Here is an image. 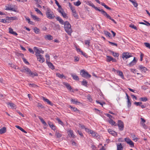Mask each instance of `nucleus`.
Here are the masks:
<instances>
[{"label": "nucleus", "instance_id": "34", "mask_svg": "<svg viewBox=\"0 0 150 150\" xmlns=\"http://www.w3.org/2000/svg\"><path fill=\"white\" fill-rule=\"evenodd\" d=\"M110 52L112 54V55L115 57H118L119 55V54L118 53L115 52L113 51L110 50Z\"/></svg>", "mask_w": 150, "mask_h": 150}, {"label": "nucleus", "instance_id": "46", "mask_svg": "<svg viewBox=\"0 0 150 150\" xmlns=\"http://www.w3.org/2000/svg\"><path fill=\"white\" fill-rule=\"evenodd\" d=\"M129 27L130 28H131L133 29H134L137 30V28L136 26H135L134 25L132 24H131L129 25Z\"/></svg>", "mask_w": 150, "mask_h": 150}, {"label": "nucleus", "instance_id": "37", "mask_svg": "<svg viewBox=\"0 0 150 150\" xmlns=\"http://www.w3.org/2000/svg\"><path fill=\"white\" fill-rule=\"evenodd\" d=\"M117 73L118 75L121 76L122 79H123L124 76L122 72L121 71H117Z\"/></svg>", "mask_w": 150, "mask_h": 150}, {"label": "nucleus", "instance_id": "40", "mask_svg": "<svg viewBox=\"0 0 150 150\" xmlns=\"http://www.w3.org/2000/svg\"><path fill=\"white\" fill-rule=\"evenodd\" d=\"M104 33L107 36L109 37H111V34L108 31H107L104 30Z\"/></svg>", "mask_w": 150, "mask_h": 150}, {"label": "nucleus", "instance_id": "18", "mask_svg": "<svg viewBox=\"0 0 150 150\" xmlns=\"http://www.w3.org/2000/svg\"><path fill=\"white\" fill-rule=\"evenodd\" d=\"M35 52V55L37 56V55H40V50L38 49L37 47H35L33 48Z\"/></svg>", "mask_w": 150, "mask_h": 150}, {"label": "nucleus", "instance_id": "45", "mask_svg": "<svg viewBox=\"0 0 150 150\" xmlns=\"http://www.w3.org/2000/svg\"><path fill=\"white\" fill-rule=\"evenodd\" d=\"M107 59L106 61L107 62H110L112 61V57L110 56H107Z\"/></svg>", "mask_w": 150, "mask_h": 150}, {"label": "nucleus", "instance_id": "38", "mask_svg": "<svg viewBox=\"0 0 150 150\" xmlns=\"http://www.w3.org/2000/svg\"><path fill=\"white\" fill-rule=\"evenodd\" d=\"M6 18H9V19L11 20H17L18 19L17 17L16 16L11 17H9L8 16H7L6 17Z\"/></svg>", "mask_w": 150, "mask_h": 150}, {"label": "nucleus", "instance_id": "49", "mask_svg": "<svg viewBox=\"0 0 150 150\" xmlns=\"http://www.w3.org/2000/svg\"><path fill=\"white\" fill-rule=\"evenodd\" d=\"M74 4L77 6H79L81 4V2L80 1L78 0L77 2H76V3H74Z\"/></svg>", "mask_w": 150, "mask_h": 150}, {"label": "nucleus", "instance_id": "42", "mask_svg": "<svg viewBox=\"0 0 150 150\" xmlns=\"http://www.w3.org/2000/svg\"><path fill=\"white\" fill-rule=\"evenodd\" d=\"M55 136L57 137V138H59L62 136V134L56 131L55 134Z\"/></svg>", "mask_w": 150, "mask_h": 150}, {"label": "nucleus", "instance_id": "51", "mask_svg": "<svg viewBox=\"0 0 150 150\" xmlns=\"http://www.w3.org/2000/svg\"><path fill=\"white\" fill-rule=\"evenodd\" d=\"M34 32L36 33H39L40 30L37 27H35L34 29Z\"/></svg>", "mask_w": 150, "mask_h": 150}, {"label": "nucleus", "instance_id": "4", "mask_svg": "<svg viewBox=\"0 0 150 150\" xmlns=\"http://www.w3.org/2000/svg\"><path fill=\"white\" fill-rule=\"evenodd\" d=\"M81 75L82 77L86 78H89L91 76L87 71H85L83 69L81 70Z\"/></svg>", "mask_w": 150, "mask_h": 150}, {"label": "nucleus", "instance_id": "57", "mask_svg": "<svg viewBox=\"0 0 150 150\" xmlns=\"http://www.w3.org/2000/svg\"><path fill=\"white\" fill-rule=\"evenodd\" d=\"M37 106L38 107H39V108L40 107L41 108H43V107H44L42 105L41 103H38V104L37 105Z\"/></svg>", "mask_w": 150, "mask_h": 150}, {"label": "nucleus", "instance_id": "19", "mask_svg": "<svg viewBox=\"0 0 150 150\" xmlns=\"http://www.w3.org/2000/svg\"><path fill=\"white\" fill-rule=\"evenodd\" d=\"M69 108H71V109L74 112H75L79 113H80V111L76 107H73L71 105L69 106Z\"/></svg>", "mask_w": 150, "mask_h": 150}, {"label": "nucleus", "instance_id": "6", "mask_svg": "<svg viewBox=\"0 0 150 150\" xmlns=\"http://www.w3.org/2000/svg\"><path fill=\"white\" fill-rule=\"evenodd\" d=\"M132 56L131 54L128 52H123L122 54V57L125 60Z\"/></svg>", "mask_w": 150, "mask_h": 150}, {"label": "nucleus", "instance_id": "30", "mask_svg": "<svg viewBox=\"0 0 150 150\" xmlns=\"http://www.w3.org/2000/svg\"><path fill=\"white\" fill-rule=\"evenodd\" d=\"M8 105L9 106V107L13 109H16V108L15 105L13 103H8Z\"/></svg>", "mask_w": 150, "mask_h": 150}, {"label": "nucleus", "instance_id": "31", "mask_svg": "<svg viewBox=\"0 0 150 150\" xmlns=\"http://www.w3.org/2000/svg\"><path fill=\"white\" fill-rule=\"evenodd\" d=\"M6 131V128L5 127H3L0 129V134H1L5 133Z\"/></svg>", "mask_w": 150, "mask_h": 150}, {"label": "nucleus", "instance_id": "2", "mask_svg": "<svg viewBox=\"0 0 150 150\" xmlns=\"http://www.w3.org/2000/svg\"><path fill=\"white\" fill-rule=\"evenodd\" d=\"M64 25L65 31L69 35H71L72 31L71 24L68 21H66L64 22Z\"/></svg>", "mask_w": 150, "mask_h": 150}, {"label": "nucleus", "instance_id": "41", "mask_svg": "<svg viewBox=\"0 0 150 150\" xmlns=\"http://www.w3.org/2000/svg\"><path fill=\"white\" fill-rule=\"evenodd\" d=\"M25 18L26 20L27 21H28V23L29 24L33 25V22L30 21V19L28 17L25 16Z\"/></svg>", "mask_w": 150, "mask_h": 150}, {"label": "nucleus", "instance_id": "22", "mask_svg": "<svg viewBox=\"0 0 150 150\" xmlns=\"http://www.w3.org/2000/svg\"><path fill=\"white\" fill-rule=\"evenodd\" d=\"M90 134H91L93 137L96 138H97L98 136V134L93 130L90 131Z\"/></svg>", "mask_w": 150, "mask_h": 150}, {"label": "nucleus", "instance_id": "27", "mask_svg": "<svg viewBox=\"0 0 150 150\" xmlns=\"http://www.w3.org/2000/svg\"><path fill=\"white\" fill-rule=\"evenodd\" d=\"M132 3L134 7H137L138 6V4L136 2L135 0H129Z\"/></svg>", "mask_w": 150, "mask_h": 150}, {"label": "nucleus", "instance_id": "10", "mask_svg": "<svg viewBox=\"0 0 150 150\" xmlns=\"http://www.w3.org/2000/svg\"><path fill=\"white\" fill-rule=\"evenodd\" d=\"M36 56L37 57L38 60L40 62L42 63L45 61V59L42 55H37Z\"/></svg>", "mask_w": 150, "mask_h": 150}, {"label": "nucleus", "instance_id": "55", "mask_svg": "<svg viewBox=\"0 0 150 150\" xmlns=\"http://www.w3.org/2000/svg\"><path fill=\"white\" fill-rule=\"evenodd\" d=\"M144 44L145 46L147 47L150 49V44L148 42L144 43Z\"/></svg>", "mask_w": 150, "mask_h": 150}, {"label": "nucleus", "instance_id": "3", "mask_svg": "<svg viewBox=\"0 0 150 150\" xmlns=\"http://www.w3.org/2000/svg\"><path fill=\"white\" fill-rule=\"evenodd\" d=\"M47 17L50 19H52L55 17V16L52 11L49 8H47L46 11Z\"/></svg>", "mask_w": 150, "mask_h": 150}, {"label": "nucleus", "instance_id": "32", "mask_svg": "<svg viewBox=\"0 0 150 150\" xmlns=\"http://www.w3.org/2000/svg\"><path fill=\"white\" fill-rule=\"evenodd\" d=\"M109 123L111 125H113L116 126L117 125L115 122L112 119H110L108 120Z\"/></svg>", "mask_w": 150, "mask_h": 150}, {"label": "nucleus", "instance_id": "61", "mask_svg": "<svg viewBox=\"0 0 150 150\" xmlns=\"http://www.w3.org/2000/svg\"><path fill=\"white\" fill-rule=\"evenodd\" d=\"M45 57L46 58V62H48V61L50 60V56L48 54H46L45 55Z\"/></svg>", "mask_w": 150, "mask_h": 150}, {"label": "nucleus", "instance_id": "63", "mask_svg": "<svg viewBox=\"0 0 150 150\" xmlns=\"http://www.w3.org/2000/svg\"><path fill=\"white\" fill-rule=\"evenodd\" d=\"M0 22L2 23H6V20L5 19H0Z\"/></svg>", "mask_w": 150, "mask_h": 150}, {"label": "nucleus", "instance_id": "39", "mask_svg": "<svg viewBox=\"0 0 150 150\" xmlns=\"http://www.w3.org/2000/svg\"><path fill=\"white\" fill-rule=\"evenodd\" d=\"M100 4H101V5L102 6H104L107 9L109 10H111V8H110L107 5H105V4L104 3H102V2L100 3Z\"/></svg>", "mask_w": 150, "mask_h": 150}, {"label": "nucleus", "instance_id": "47", "mask_svg": "<svg viewBox=\"0 0 150 150\" xmlns=\"http://www.w3.org/2000/svg\"><path fill=\"white\" fill-rule=\"evenodd\" d=\"M22 59L23 61V62L26 64L29 65L30 63L24 57H22Z\"/></svg>", "mask_w": 150, "mask_h": 150}, {"label": "nucleus", "instance_id": "15", "mask_svg": "<svg viewBox=\"0 0 150 150\" xmlns=\"http://www.w3.org/2000/svg\"><path fill=\"white\" fill-rule=\"evenodd\" d=\"M63 84L64 85L66 88L69 91H71L72 90V88H71V86H70V84L64 82Z\"/></svg>", "mask_w": 150, "mask_h": 150}, {"label": "nucleus", "instance_id": "44", "mask_svg": "<svg viewBox=\"0 0 150 150\" xmlns=\"http://www.w3.org/2000/svg\"><path fill=\"white\" fill-rule=\"evenodd\" d=\"M34 9H35V11L37 12V13L42 15H43V14L37 8H35Z\"/></svg>", "mask_w": 150, "mask_h": 150}, {"label": "nucleus", "instance_id": "50", "mask_svg": "<svg viewBox=\"0 0 150 150\" xmlns=\"http://www.w3.org/2000/svg\"><path fill=\"white\" fill-rule=\"evenodd\" d=\"M84 42L85 45H88V46L90 45V42L89 40H85Z\"/></svg>", "mask_w": 150, "mask_h": 150}, {"label": "nucleus", "instance_id": "29", "mask_svg": "<svg viewBox=\"0 0 150 150\" xmlns=\"http://www.w3.org/2000/svg\"><path fill=\"white\" fill-rule=\"evenodd\" d=\"M9 33L11 34L14 35L16 36H17L18 35V34L15 32L13 31V29L11 28H9Z\"/></svg>", "mask_w": 150, "mask_h": 150}, {"label": "nucleus", "instance_id": "7", "mask_svg": "<svg viewBox=\"0 0 150 150\" xmlns=\"http://www.w3.org/2000/svg\"><path fill=\"white\" fill-rule=\"evenodd\" d=\"M101 13L107 18L111 20L115 24L117 23L114 20V19L112 18L111 16L109 14H107V13L104 11L103 10V11H102Z\"/></svg>", "mask_w": 150, "mask_h": 150}, {"label": "nucleus", "instance_id": "36", "mask_svg": "<svg viewBox=\"0 0 150 150\" xmlns=\"http://www.w3.org/2000/svg\"><path fill=\"white\" fill-rule=\"evenodd\" d=\"M144 21L145 23H144L142 22H139V23L140 24L144 25H146L148 26H150V23L149 22H147L146 21H144Z\"/></svg>", "mask_w": 150, "mask_h": 150}, {"label": "nucleus", "instance_id": "24", "mask_svg": "<svg viewBox=\"0 0 150 150\" xmlns=\"http://www.w3.org/2000/svg\"><path fill=\"white\" fill-rule=\"evenodd\" d=\"M47 64L49 68H50L52 69L53 70L54 69V67L53 64L50 62H47Z\"/></svg>", "mask_w": 150, "mask_h": 150}, {"label": "nucleus", "instance_id": "21", "mask_svg": "<svg viewBox=\"0 0 150 150\" xmlns=\"http://www.w3.org/2000/svg\"><path fill=\"white\" fill-rule=\"evenodd\" d=\"M71 102L73 103L74 104L79 105L80 103L78 101L77 99H71Z\"/></svg>", "mask_w": 150, "mask_h": 150}, {"label": "nucleus", "instance_id": "62", "mask_svg": "<svg viewBox=\"0 0 150 150\" xmlns=\"http://www.w3.org/2000/svg\"><path fill=\"white\" fill-rule=\"evenodd\" d=\"M105 115L108 117L110 119H112V116L111 115L108 113L105 114Z\"/></svg>", "mask_w": 150, "mask_h": 150}, {"label": "nucleus", "instance_id": "52", "mask_svg": "<svg viewBox=\"0 0 150 150\" xmlns=\"http://www.w3.org/2000/svg\"><path fill=\"white\" fill-rule=\"evenodd\" d=\"M132 139L135 141V142H136L137 141V138L136 136L134 135H132Z\"/></svg>", "mask_w": 150, "mask_h": 150}, {"label": "nucleus", "instance_id": "5", "mask_svg": "<svg viewBox=\"0 0 150 150\" xmlns=\"http://www.w3.org/2000/svg\"><path fill=\"white\" fill-rule=\"evenodd\" d=\"M86 4L89 5L90 6H91L93 8H94L96 10L98 11L99 12H101V13L102 12V11H103V10L102 9H100L99 8H98L97 7H96L94 4H93L91 1H88L86 3Z\"/></svg>", "mask_w": 150, "mask_h": 150}, {"label": "nucleus", "instance_id": "14", "mask_svg": "<svg viewBox=\"0 0 150 150\" xmlns=\"http://www.w3.org/2000/svg\"><path fill=\"white\" fill-rule=\"evenodd\" d=\"M58 11L59 13L61 14L64 18L66 19L68 18V17L67 16V14L64 12V10L62 11L61 10H60L59 9L58 10Z\"/></svg>", "mask_w": 150, "mask_h": 150}, {"label": "nucleus", "instance_id": "60", "mask_svg": "<svg viewBox=\"0 0 150 150\" xmlns=\"http://www.w3.org/2000/svg\"><path fill=\"white\" fill-rule=\"evenodd\" d=\"M127 99V105L129 107L131 105V103L130 101V99L129 98H128Z\"/></svg>", "mask_w": 150, "mask_h": 150}, {"label": "nucleus", "instance_id": "35", "mask_svg": "<svg viewBox=\"0 0 150 150\" xmlns=\"http://www.w3.org/2000/svg\"><path fill=\"white\" fill-rule=\"evenodd\" d=\"M127 143L129 144L131 147H133L134 146V144L131 140L129 142H128Z\"/></svg>", "mask_w": 150, "mask_h": 150}, {"label": "nucleus", "instance_id": "17", "mask_svg": "<svg viewBox=\"0 0 150 150\" xmlns=\"http://www.w3.org/2000/svg\"><path fill=\"white\" fill-rule=\"evenodd\" d=\"M108 132L110 134H112V135H113L114 136H116L117 135V134L116 132L112 130L111 129H108Z\"/></svg>", "mask_w": 150, "mask_h": 150}, {"label": "nucleus", "instance_id": "59", "mask_svg": "<svg viewBox=\"0 0 150 150\" xmlns=\"http://www.w3.org/2000/svg\"><path fill=\"white\" fill-rule=\"evenodd\" d=\"M73 15L74 16L75 18H76V19L78 18V16L77 14V13H76V11L73 12Z\"/></svg>", "mask_w": 150, "mask_h": 150}, {"label": "nucleus", "instance_id": "56", "mask_svg": "<svg viewBox=\"0 0 150 150\" xmlns=\"http://www.w3.org/2000/svg\"><path fill=\"white\" fill-rule=\"evenodd\" d=\"M38 118L41 121V122H42V123L43 124L44 123H45V122L44 121L43 119L40 116H39L38 117Z\"/></svg>", "mask_w": 150, "mask_h": 150}, {"label": "nucleus", "instance_id": "28", "mask_svg": "<svg viewBox=\"0 0 150 150\" xmlns=\"http://www.w3.org/2000/svg\"><path fill=\"white\" fill-rule=\"evenodd\" d=\"M46 40H51L53 39V37L50 35H45L44 37Z\"/></svg>", "mask_w": 150, "mask_h": 150}, {"label": "nucleus", "instance_id": "53", "mask_svg": "<svg viewBox=\"0 0 150 150\" xmlns=\"http://www.w3.org/2000/svg\"><path fill=\"white\" fill-rule=\"evenodd\" d=\"M134 104L136 106H140L142 104V103L141 102H135L134 103Z\"/></svg>", "mask_w": 150, "mask_h": 150}, {"label": "nucleus", "instance_id": "54", "mask_svg": "<svg viewBox=\"0 0 150 150\" xmlns=\"http://www.w3.org/2000/svg\"><path fill=\"white\" fill-rule=\"evenodd\" d=\"M56 120L58 121L59 124H60L62 125H63V122L59 118L56 119Z\"/></svg>", "mask_w": 150, "mask_h": 150}, {"label": "nucleus", "instance_id": "23", "mask_svg": "<svg viewBox=\"0 0 150 150\" xmlns=\"http://www.w3.org/2000/svg\"><path fill=\"white\" fill-rule=\"evenodd\" d=\"M70 75L74 79V80H75L76 81H79V78L78 77V76H77L76 74H73L72 73H71L70 74Z\"/></svg>", "mask_w": 150, "mask_h": 150}, {"label": "nucleus", "instance_id": "13", "mask_svg": "<svg viewBox=\"0 0 150 150\" xmlns=\"http://www.w3.org/2000/svg\"><path fill=\"white\" fill-rule=\"evenodd\" d=\"M42 100L45 102H46L47 104L53 106L54 104L50 101L48 99L45 98L44 97H42Z\"/></svg>", "mask_w": 150, "mask_h": 150}, {"label": "nucleus", "instance_id": "43", "mask_svg": "<svg viewBox=\"0 0 150 150\" xmlns=\"http://www.w3.org/2000/svg\"><path fill=\"white\" fill-rule=\"evenodd\" d=\"M81 83L82 85L84 86H87V82L85 80H83L82 81Z\"/></svg>", "mask_w": 150, "mask_h": 150}, {"label": "nucleus", "instance_id": "26", "mask_svg": "<svg viewBox=\"0 0 150 150\" xmlns=\"http://www.w3.org/2000/svg\"><path fill=\"white\" fill-rule=\"evenodd\" d=\"M31 17L34 20L37 21H39L40 20V19L38 17L36 16L32 15V14H31Z\"/></svg>", "mask_w": 150, "mask_h": 150}, {"label": "nucleus", "instance_id": "48", "mask_svg": "<svg viewBox=\"0 0 150 150\" xmlns=\"http://www.w3.org/2000/svg\"><path fill=\"white\" fill-rule=\"evenodd\" d=\"M140 100L143 102H146L147 100V99L146 97H142L140 98Z\"/></svg>", "mask_w": 150, "mask_h": 150}, {"label": "nucleus", "instance_id": "16", "mask_svg": "<svg viewBox=\"0 0 150 150\" xmlns=\"http://www.w3.org/2000/svg\"><path fill=\"white\" fill-rule=\"evenodd\" d=\"M56 19L57 21H59V23L62 25H64V22L63 20L59 17L57 16L56 17Z\"/></svg>", "mask_w": 150, "mask_h": 150}, {"label": "nucleus", "instance_id": "58", "mask_svg": "<svg viewBox=\"0 0 150 150\" xmlns=\"http://www.w3.org/2000/svg\"><path fill=\"white\" fill-rule=\"evenodd\" d=\"M77 132L80 136L81 137H83V134L81 131L78 130L77 131Z\"/></svg>", "mask_w": 150, "mask_h": 150}, {"label": "nucleus", "instance_id": "64", "mask_svg": "<svg viewBox=\"0 0 150 150\" xmlns=\"http://www.w3.org/2000/svg\"><path fill=\"white\" fill-rule=\"evenodd\" d=\"M81 54L83 55L84 57L86 58H87L88 55L85 52H83V51L81 52Z\"/></svg>", "mask_w": 150, "mask_h": 150}, {"label": "nucleus", "instance_id": "25", "mask_svg": "<svg viewBox=\"0 0 150 150\" xmlns=\"http://www.w3.org/2000/svg\"><path fill=\"white\" fill-rule=\"evenodd\" d=\"M56 76H57L59 77V78L61 79L66 78V77L64 75H63V74H61L59 73H56Z\"/></svg>", "mask_w": 150, "mask_h": 150}, {"label": "nucleus", "instance_id": "9", "mask_svg": "<svg viewBox=\"0 0 150 150\" xmlns=\"http://www.w3.org/2000/svg\"><path fill=\"white\" fill-rule=\"evenodd\" d=\"M137 60L136 59V57H134L133 59L129 64H127V66L129 67H132L135 65L137 62Z\"/></svg>", "mask_w": 150, "mask_h": 150}, {"label": "nucleus", "instance_id": "20", "mask_svg": "<svg viewBox=\"0 0 150 150\" xmlns=\"http://www.w3.org/2000/svg\"><path fill=\"white\" fill-rule=\"evenodd\" d=\"M123 146L122 144L119 143L117 145V149L116 150H122L123 149Z\"/></svg>", "mask_w": 150, "mask_h": 150}, {"label": "nucleus", "instance_id": "8", "mask_svg": "<svg viewBox=\"0 0 150 150\" xmlns=\"http://www.w3.org/2000/svg\"><path fill=\"white\" fill-rule=\"evenodd\" d=\"M119 129L120 131H122L123 130L124 127V125L123 122L121 120H119L117 124Z\"/></svg>", "mask_w": 150, "mask_h": 150}, {"label": "nucleus", "instance_id": "12", "mask_svg": "<svg viewBox=\"0 0 150 150\" xmlns=\"http://www.w3.org/2000/svg\"><path fill=\"white\" fill-rule=\"evenodd\" d=\"M17 8H11V7L6 6L5 8V9L6 10L12 11L14 12H17Z\"/></svg>", "mask_w": 150, "mask_h": 150}, {"label": "nucleus", "instance_id": "1", "mask_svg": "<svg viewBox=\"0 0 150 150\" xmlns=\"http://www.w3.org/2000/svg\"><path fill=\"white\" fill-rule=\"evenodd\" d=\"M20 71L22 73H26L30 76L34 77L35 76H37L38 74L36 72H33L29 68L26 66H24L21 68H20Z\"/></svg>", "mask_w": 150, "mask_h": 150}, {"label": "nucleus", "instance_id": "11", "mask_svg": "<svg viewBox=\"0 0 150 150\" xmlns=\"http://www.w3.org/2000/svg\"><path fill=\"white\" fill-rule=\"evenodd\" d=\"M138 69L140 70L142 72H146L147 70V68L142 65H139L138 66Z\"/></svg>", "mask_w": 150, "mask_h": 150}, {"label": "nucleus", "instance_id": "33", "mask_svg": "<svg viewBox=\"0 0 150 150\" xmlns=\"http://www.w3.org/2000/svg\"><path fill=\"white\" fill-rule=\"evenodd\" d=\"M68 135L70 137H74V135L72 130H70L68 131Z\"/></svg>", "mask_w": 150, "mask_h": 150}]
</instances>
